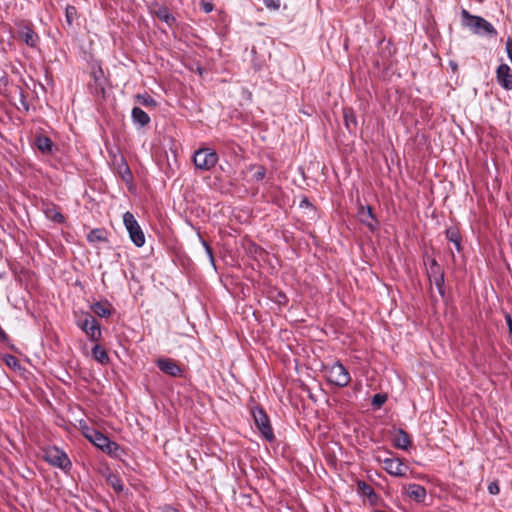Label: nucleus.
Instances as JSON below:
<instances>
[{"label":"nucleus","instance_id":"8","mask_svg":"<svg viewBox=\"0 0 512 512\" xmlns=\"http://www.w3.org/2000/svg\"><path fill=\"white\" fill-rule=\"evenodd\" d=\"M427 274H428L430 282L435 284L439 293L441 295H443L444 294V291H443L444 273L435 259L429 260Z\"/></svg>","mask_w":512,"mask_h":512},{"label":"nucleus","instance_id":"34","mask_svg":"<svg viewBox=\"0 0 512 512\" xmlns=\"http://www.w3.org/2000/svg\"><path fill=\"white\" fill-rule=\"evenodd\" d=\"M200 5H201V8L206 13H210L213 10V5L209 2L202 1Z\"/></svg>","mask_w":512,"mask_h":512},{"label":"nucleus","instance_id":"31","mask_svg":"<svg viewBox=\"0 0 512 512\" xmlns=\"http://www.w3.org/2000/svg\"><path fill=\"white\" fill-rule=\"evenodd\" d=\"M488 491L492 495H497L500 491V488H499V485L497 484V482H491L488 485Z\"/></svg>","mask_w":512,"mask_h":512},{"label":"nucleus","instance_id":"39","mask_svg":"<svg viewBox=\"0 0 512 512\" xmlns=\"http://www.w3.org/2000/svg\"><path fill=\"white\" fill-rule=\"evenodd\" d=\"M303 203H304V205H308L309 204L307 200H304Z\"/></svg>","mask_w":512,"mask_h":512},{"label":"nucleus","instance_id":"20","mask_svg":"<svg viewBox=\"0 0 512 512\" xmlns=\"http://www.w3.org/2000/svg\"><path fill=\"white\" fill-rule=\"evenodd\" d=\"M344 120L348 130L353 131L357 127L355 113L352 109H344Z\"/></svg>","mask_w":512,"mask_h":512},{"label":"nucleus","instance_id":"30","mask_svg":"<svg viewBox=\"0 0 512 512\" xmlns=\"http://www.w3.org/2000/svg\"><path fill=\"white\" fill-rule=\"evenodd\" d=\"M266 171L262 166H258L256 168L255 173L253 174V178L256 180H262L265 177Z\"/></svg>","mask_w":512,"mask_h":512},{"label":"nucleus","instance_id":"23","mask_svg":"<svg viewBox=\"0 0 512 512\" xmlns=\"http://www.w3.org/2000/svg\"><path fill=\"white\" fill-rule=\"evenodd\" d=\"M446 236L449 241L453 242L457 248L460 250V236L456 229H447Z\"/></svg>","mask_w":512,"mask_h":512},{"label":"nucleus","instance_id":"14","mask_svg":"<svg viewBox=\"0 0 512 512\" xmlns=\"http://www.w3.org/2000/svg\"><path fill=\"white\" fill-rule=\"evenodd\" d=\"M407 496L415 502L422 503L426 498V489L419 484H409L406 487Z\"/></svg>","mask_w":512,"mask_h":512},{"label":"nucleus","instance_id":"2","mask_svg":"<svg viewBox=\"0 0 512 512\" xmlns=\"http://www.w3.org/2000/svg\"><path fill=\"white\" fill-rule=\"evenodd\" d=\"M463 24L475 34H496L494 27L480 16L471 15L467 10H462Z\"/></svg>","mask_w":512,"mask_h":512},{"label":"nucleus","instance_id":"16","mask_svg":"<svg viewBox=\"0 0 512 512\" xmlns=\"http://www.w3.org/2000/svg\"><path fill=\"white\" fill-rule=\"evenodd\" d=\"M393 444L399 449H407L411 444V440L406 432L397 430L393 436Z\"/></svg>","mask_w":512,"mask_h":512},{"label":"nucleus","instance_id":"13","mask_svg":"<svg viewBox=\"0 0 512 512\" xmlns=\"http://www.w3.org/2000/svg\"><path fill=\"white\" fill-rule=\"evenodd\" d=\"M156 363H157L158 368L162 372H164L170 376L177 377V376H180L182 373L181 368L172 359H169V358L158 359Z\"/></svg>","mask_w":512,"mask_h":512},{"label":"nucleus","instance_id":"7","mask_svg":"<svg viewBox=\"0 0 512 512\" xmlns=\"http://www.w3.org/2000/svg\"><path fill=\"white\" fill-rule=\"evenodd\" d=\"M253 417L255 424L263 437L268 441H272L274 439L273 430L271 428L269 418L263 409L257 408L253 410Z\"/></svg>","mask_w":512,"mask_h":512},{"label":"nucleus","instance_id":"36","mask_svg":"<svg viewBox=\"0 0 512 512\" xmlns=\"http://www.w3.org/2000/svg\"><path fill=\"white\" fill-rule=\"evenodd\" d=\"M0 337H1L2 339H5V338H6V334H5L3 331H1V332H0Z\"/></svg>","mask_w":512,"mask_h":512},{"label":"nucleus","instance_id":"21","mask_svg":"<svg viewBox=\"0 0 512 512\" xmlns=\"http://www.w3.org/2000/svg\"><path fill=\"white\" fill-rule=\"evenodd\" d=\"M135 99L139 104L147 108H155L157 106L156 100L147 93L137 94L135 95Z\"/></svg>","mask_w":512,"mask_h":512},{"label":"nucleus","instance_id":"9","mask_svg":"<svg viewBox=\"0 0 512 512\" xmlns=\"http://www.w3.org/2000/svg\"><path fill=\"white\" fill-rule=\"evenodd\" d=\"M378 460L384 464V469L393 476H404L407 470L406 465L399 458L386 457Z\"/></svg>","mask_w":512,"mask_h":512},{"label":"nucleus","instance_id":"33","mask_svg":"<svg viewBox=\"0 0 512 512\" xmlns=\"http://www.w3.org/2000/svg\"><path fill=\"white\" fill-rule=\"evenodd\" d=\"M203 246L205 247V250H206V253H207V256H208L209 260L211 261V263H214L212 249L210 248V246L205 241H203Z\"/></svg>","mask_w":512,"mask_h":512},{"label":"nucleus","instance_id":"32","mask_svg":"<svg viewBox=\"0 0 512 512\" xmlns=\"http://www.w3.org/2000/svg\"><path fill=\"white\" fill-rule=\"evenodd\" d=\"M264 3L268 8L278 9L280 7L279 0H264Z\"/></svg>","mask_w":512,"mask_h":512},{"label":"nucleus","instance_id":"17","mask_svg":"<svg viewBox=\"0 0 512 512\" xmlns=\"http://www.w3.org/2000/svg\"><path fill=\"white\" fill-rule=\"evenodd\" d=\"M21 39L31 47H35L38 41L37 34L29 27L24 26L19 31Z\"/></svg>","mask_w":512,"mask_h":512},{"label":"nucleus","instance_id":"5","mask_svg":"<svg viewBox=\"0 0 512 512\" xmlns=\"http://www.w3.org/2000/svg\"><path fill=\"white\" fill-rule=\"evenodd\" d=\"M193 161L196 168L208 171L217 164L218 155L210 148H201L194 153Z\"/></svg>","mask_w":512,"mask_h":512},{"label":"nucleus","instance_id":"11","mask_svg":"<svg viewBox=\"0 0 512 512\" xmlns=\"http://www.w3.org/2000/svg\"><path fill=\"white\" fill-rule=\"evenodd\" d=\"M81 329L94 341H97L101 336L100 326L97 320L88 315L80 324Z\"/></svg>","mask_w":512,"mask_h":512},{"label":"nucleus","instance_id":"10","mask_svg":"<svg viewBox=\"0 0 512 512\" xmlns=\"http://www.w3.org/2000/svg\"><path fill=\"white\" fill-rule=\"evenodd\" d=\"M357 217L361 223L369 228V230L374 231L377 229L378 221L375 218L370 206L361 205L358 209Z\"/></svg>","mask_w":512,"mask_h":512},{"label":"nucleus","instance_id":"27","mask_svg":"<svg viewBox=\"0 0 512 512\" xmlns=\"http://www.w3.org/2000/svg\"><path fill=\"white\" fill-rule=\"evenodd\" d=\"M157 16L166 23H170V21L173 20V17L169 14L166 8L159 9Z\"/></svg>","mask_w":512,"mask_h":512},{"label":"nucleus","instance_id":"26","mask_svg":"<svg viewBox=\"0 0 512 512\" xmlns=\"http://www.w3.org/2000/svg\"><path fill=\"white\" fill-rule=\"evenodd\" d=\"M387 400V396L384 394H375L372 398V405L376 407H380L383 405Z\"/></svg>","mask_w":512,"mask_h":512},{"label":"nucleus","instance_id":"22","mask_svg":"<svg viewBox=\"0 0 512 512\" xmlns=\"http://www.w3.org/2000/svg\"><path fill=\"white\" fill-rule=\"evenodd\" d=\"M92 311L99 317H108L111 314V310L108 304L97 302L92 306Z\"/></svg>","mask_w":512,"mask_h":512},{"label":"nucleus","instance_id":"6","mask_svg":"<svg viewBox=\"0 0 512 512\" xmlns=\"http://www.w3.org/2000/svg\"><path fill=\"white\" fill-rule=\"evenodd\" d=\"M44 459L51 465L67 470L71 467L68 456L60 449L53 447L45 450Z\"/></svg>","mask_w":512,"mask_h":512},{"label":"nucleus","instance_id":"18","mask_svg":"<svg viewBox=\"0 0 512 512\" xmlns=\"http://www.w3.org/2000/svg\"><path fill=\"white\" fill-rule=\"evenodd\" d=\"M36 146L42 153H50L52 151L53 143L46 136H38L36 138Z\"/></svg>","mask_w":512,"mask_h":512},{"label":"nucleus","instance_id":"29","mask_svg":"<svg viewBox=\"0 0 512 512\" xmlns=\"http://www.w3.org/2000/svg\"><path fill=\"white\" fill-rule=\"evenodd\" d=\"M120 173L122 174V178L125 181H128L131 178V173L126 163H122V165L120 166Z\"/></svg>","mask_w":512,"mask_h":512},{"label":"nucleus","instance_id":"19","mask_svg":"<svg viewBox=\"0 0 512 512\" xmlns=\"http://www.w3.org/2000/svg\"><path fill=\"white\" fill-rule=\"evenodd\" d=\"M92 355L94 359L101 364H106L109 361V357L106 350L100 345L94 346V348L92 349Z\"/></svg>","mask_w":512,"mask_h":512},{"label":"nucleus","instance_id":"24","mask_svg":"<svg viewBox=\"0 0 512 512\" xmlns=\"http://www.w3.org/2000/svg\"><path fill=\"white\" fill-rule=\"evenodd\" d=\"M76 15H77L76 8L74 6L68 5L65 9V17H66V22L69 26L72 25Z\"/></svg>","mask_w":512,"mask_h":512},{"label":"nucleus","instance_id":"28","mask_svg":"<svg viewBox=\"0 0 512 512\" xmlns=\"http://www.w3.org/2000/svg\"><path fill=\"white\" fill-rule=\"evenodd\" d=\"M46 215L48 218H51L55 222L61 223L63 221V216L60 212H57L55 210H48L46 211Z\"/></svg>","mask_w":512,"mask_h":512},{"label":"nucleus","instance_id":"3","mask_svg":"<svg viewBox=\"0 0 512 512\" xmlns=\"http://www.w3.org/2000/svg\"><path fill=\"white\" fill-rule=\"evenodd\" d=\"M326 378L330 383L339 387H345L350 382V374L339 362L325 368Z\"/></svg>","mask_w":512,"mask_h":512},{"label":"nucleus","instance_id":"15","mask_svg":"<svg viewBox=\"0 0 512 512\" xmlns=\"http://www.w3.org/2000/svg\"><path fill=\"white\" fill-rule=\"evenodd\" d=\"M131 117L134 124L144 127L150 123L149 115L139 107L132 109Z\"/></svg>","mask_w":512,"mask_h":512},{"label":"nucleus","instance_id":"35","mask_svg":"<svg viewBox=\"0 0 512 512\" xmlns=\"http://www.w3.org/2000/svg\"><path fill=\"white\" fill-rule=\"evenodd\" d=\"M6 363L9 366L16 367L18 365V360L14 356H8L6 358Z\"/></svg>","mask_w":512,"mask_h":512},{"label":"nucleus","instance_id":"38","mask_svg":"<svg viewBox=\"0 0 512 512\" xmlns=\"http://www.w3.org/2000/svg\"><path fill=\"white\" fill-rule=\"evenodd\" d=\"M452 69L456 70L457 69V65L456 64H452Z\"/></svg>","mask_w":512,"mask_h":512},{"label":"nucleus","instance_id":"4","mask_svg":"<svg viewBox=\"0 0 512 512\" xmlns=\"http://www.w3.org/2000/svg\"><path fill=\"white\" fill-rule=\"evenodd\" d=\"M124 225L129 233L131 241L137 246L142 247L145 244V235L131 212H125L123 215Z\"/></svg>","mask_w":512,"mask_h":512},{"label":"nucleus","instance_id":"12","mask_svg":"<svg viewBox=\"0 0 512 512\" xmlns=\"http://www.w3.org/2000/svg\"><path fill=\"white\" fill-rule=\"evenodd\" d=\"M498 83L506 90H512V74L507 64H501L496 71Z\"/></svg>","mask_w":512,"mask_h":512},{"label":"nucleus","instance_id":"25","mask_svg":"<svg viewBox=\"0 0 512 512\" xmlns=\"http://www.w3.org/2000/svg\"><path fill=\"white\" fill-rule=\"evenodd\" d=\"M109 484L114 488L115 491L121 492L123 490V484L118 476L109 475L108 477Z\"/></svg>","mask_w":512,"mask_h":512},{"label":"nucleus","instance_id":"1","mask_svg":"<svg viewBox=\"0 0 512 512\" xmlns=\"http://www.w3.org/2000/svg\"><path fill=\"white\" fill-rule=\"evenodd\" d=\"M85 436L92 444H94L97 448L107 453L108 455L113 457L120 456L119 445L116 442L111 441L107 436H105L101 432L91 429L85 433Z\"/></svg>","mask_w":512,"mask_h":512},{"label":"nucleus","instance_id":"37","mask_svg":"<svg viewBox=\"0 0 512 512\" xmlns=\"http://www.w3.org/2000/svg\"><path fill=\"white\" fill-rule=\"evenodd\" d=\"M94 234H95V232H92V233L88 236L89 240H92V237L94 236Z\"/></svg>","mask_w":512,"mask_h":512}]
</instances>
